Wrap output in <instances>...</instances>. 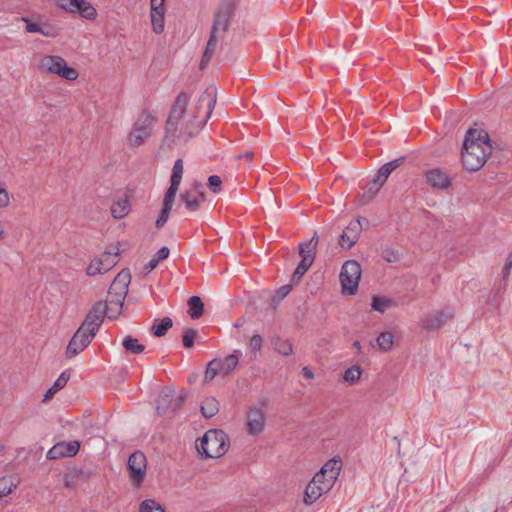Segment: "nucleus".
I'll use <instances>...</instances> for the list:
<instances>
[{
    "label": "nucleus",
    "mask_w": 512,
    "mask_h": 512,
    "mask_svg": "<svg viewBox=\"0 0 512 512\" xmlns=\"http://www.w3.org/2000/svg\"><path fill=\"white\" fill-rule=\"evenodd\" d=\"M124 299V296L120 298L108 293L106 302L103 303V305L109 319H117L119 317L122 311Z\"/></svg>",
    "instance_id": "nucleus-22"
},
{
    "label": "nucleus",
    "mask_w": 512,
    "mask_h": 512,
    "mask_svg": "<svg viewBox=\"0 0 512 512\" xmlns=\"http://www.w3.org/2000/svg\"><path fill=\"white\" fill-rule=\"evenodd\" d=\"M353 347H354L358 352H360V350H361V345H360V342H359V341H355V342L353 343Z\"/></svg>",
    "instance_id": "nucleus-64"
},
{
    "label": "nucleus",
    "mask_w": 512,
    "mask_h": 512,
    "mask_svg": "<svg viewBox=\"0 0 512 512\" xmlns=\"http://www.w3.org/2000/svg\"><path fill=\"white\" fill-rule=\"evenodd\" d=\"M106 272L107 271L103 266V262H101L99 257L92 259L86 268V275L88 276H96L98 274H104Z\"/></svg>",
    "instance_id": "nucleus-38"
},
{
    "label": "nucleus",
    "mask_w": 512,
    "mask_h": 512,
    "mask_svg": "<svg viewBox=\"0 0 512 512\" xmlns=\"http://www.w3.org/2000/svg\"><path fill=\"white\" fill-rule=\"evenodd\" d=\"M453 316L454 312L451 308H444L440 311H435L422 319L421 327L428 331L437 330L449 319H452Z\"/></svg>",
    "instance_id": "nucleus-16"
},
{
    "label": "nucleus",
    "mask_w": 512,
    "mask_h": 512,
    "mask_svg": "<svg viewBox=\"0 0 512 512\" xmlns=\"http://www.w3.org/2000/svg\"><path fill=\"white\" fill-rule=\"evenodd\" d=\"M377 346L382 351H390L394 344L393 335L391 332L385 331L380 333L376 339Z\"/></svg>",
    "instance_id": "nucleus-34"
},
{
    "label": "nucleus",
    "mask_w": 512,
    "mask_h": 512,
    "mask_svg": "<svg viewBox=\"0 0 512 512\" xmlns=\"http://www.w3.org/2000/svg\"><path fill=\"white\" fill-rule=\"evenodd\" d=\"M59 33L60 29L58 27L49 24H43L40 32L41 35L52 38L57 37Z\"/></svg>",
    "instance_id": "nucleus-50"
},
{
    "label": "nucleus",
    "mask_w": 512,
    "mask_h": 512,
    "mask_svg": "<svg viewBox=\"0 0 512 512\" xmlns=\"http://www.w3.org/2000/svg\"><path fill=\"white\" fill-rule=\"evenodd\" d=\"M205 197L206 194L204 191H199V195H193L192 191H185L180 195L181 201L191 212H194L199 208L200 204L204 202Z\"/></svg>",
    "instance_id": "nucleus-23"
},
{
    "label": "nucleus",
    "mask_w": 512,
    "mask_h": 512,
    "mask_svg": "<svg viewBox=\"0 0 512 512\" xmlns=\"http://www.w3.org/2000/svg\"><path fill=\"white\" fill-rule=\"evenodd\" d=\"M118 255L119 250L116 251H105L100 258L101 262H103V266L106 271H110L117 263H118Z\"/></svg>",
    "instance_id": "nucleus-35"
},
{
    "label": "nucleus",
    "mask_w": 512,
    "mask_h": 512,
    "mask_svg": "<svg viewBox=\"0 0 512 512\" xmlns=\"http://www.w3.org/2000/svg\"><path fill=\"white\" fill-rule=\"evenodd\" d=\"M165 0H150V7L165 8Z\"/></svg>",
    "instance_id": "nucleus-60"
},
{
    "label": "nucleus",
    "mask_w": 512,
    "mask_h": 512,
    "mask_svg": "<svg viewBox=\"0 0 512 512\" xmlns=\"http://www.w3.org/2000/svg\"><path fill=\"white\" fill-rule=\"evenodd\" d=\"M21 20L26 23V28H25L26 32H28V33H40L41 32V28H42L41 24L31 22L26 17H23Z\"/></svg>",
    "instance_id": "nucleus-53"
},
{
    "label": "nucleus",
    "mask_w": 512,
    "mask_h": 512,
    "mask_svg": "<svg viewBox=\"0 0 512 512\" xmlns=\"http://www.w3.org/2000/svg\"><path fill=\"white\" fill-rule=\"evenodd\" d=\"M175 196L176 194L165 192L163 199V208L155 223L158 228L163 227L168 221L170 211L175 201Z\"/></svg>",
    "instance_id": "nucleus-24"
},
{
    "label": "nucleus",
    "mask_w": 512,
    "mask_h": 512,
    "mask_svg": "<svg viewBox=\"0 0 512 512\" xmlns=\"http://www.w3.org/2000/svg\"><path fill=\"white\" fill-rule=\"evenodd\" d=\"M361 376V369L358 366L348 368L344 373V380L350 384L356 383Z\"/></svg>",
    "instance_id": "nucleus-45"
},
{
    "label": "nucleus",
    "mask_w": 512,
    "mask_h": 512,
    "mask_svg": "<svg viewBox=\"0 0 512 512\" xmlns=\"http://www.w3.org/2000/svg\"><path fill=\"white\" fill-rule=\"evenodd\" d=\"M237 159L245 158L247 161L251 162L254 158V153L252 151H247L244 154H239L236 156Z\"/></svg>",
    "instance_id": "nucleus-59"
},
{
    "label": "nucleus",
    "mask_w": 512,
    "mask_h": 512,
    "mask_svg": "<svg viewBox=\"0 0 512 512\" xmlns=\"http://www.w3.org/2000/svg\"><path fill=\"white\" fill-rule=\"evenodd\" d=\"M139 512H164V509L156 501L147 499L141 503Z\"/></svg>",
    "instance_id": "nucleus-43"
},
{
    "label": "nucleus",
    "mask_w": 512,
    "mask_h": 512,
    "mask_svg": "<svg viewBox=\"0 0 512 512\" xmlns=\"http://www.w3.org/2000/svg\"><path fill=\"white\" fill-rule=\"evenodd\" d=\"M70 378V375L68 373V371H64L60 374V376L56 379V381L54 382V384L46 391V393L43 395V399L42 401L43 402H47L49 401L50 399H52V397L58 392L60 391L61 389H63L68 380Z\"/></svg>",
    "instance_id": "nucleus-27"
},
{
    "label": "nucleus",
    "mask_w": 512,
    "mask_h": 512,
    "mask_svg": "<svg viewBox=\"0 0 512 512\" xmlns=\"http://www.w3.org/2000/svg\"><path fill=\"white\" fill-rule=\"evenodd\" d=\"M185 398L184 392L176 395L175 389L165 387L157 399L156 410L159 415L173 414L182 407Z\"/></svg>",
    "instance_id": "nucleus-8"
},
{
    "label": "nucleus",
    "mask_w": 512,
    "mask_h": 512,
    "mask_svg": "<svg viewBox=\"0 0 512 512\" xmlns=\"http://www.w3.org/2000/svg\"><path fill=\"white\" fill-rule=\"evenodd\" d=\"M511 270H512V253L507 257L506 263L502 269V277H503L504 282L507 281Z\"/></svg>",
    "instance_id": "nucleus-54"
},
{
    "label": "nucleus",
    "mask_w": 512,
    "mask_h": 512,
    "mask_svg": "<svg viewBox=\"0 0 512 512\" xmlns=\"http://www.w3.org/2000/svg\"><path fill=\"white\" fill-rule=\"evenodd\" d=\"M130 211V204L127 198L120 199L111 205V214L114 218L120 219Z\"/></svg>",
    "instance_id": "nucleus-29"
},
{
    "label": "nucleus",
    "mask_w": 512,
    "mask_h": 512,
    "mask_svg": "<svg viewBox=\"0 0 512 512\" xmlns=\"http://www.w3.org/2000/svg\"><path fill=\"white\" fill-rule=\"evenodd\" d=\"M272 345L274 349L283 356H289L293 353V346L288 340L280 337H274L272 339Z\"/></svg>",
    "instance_id": "nucleus-33"
},
{
    "label": "nucleus",
    "mask_w": 512,
    "mask_h": 512,
    "mask_svg": "<svg viewBox=\"0 0 512 512\" xmlns=\"http://www.w3.org/2000/svg\"><path fill=\"white\" fill-rule=\"evenodd\" d=\"M229 439L222 430H208L197 444V450L201 455L207 458H219L223 456L229 448Z\"/></svg>",
    "instance_id": "nucleus-3"
},
{
    "label": "nucleus",
    "mask_w": 512,
    "mask_h": 512,
    "mask_svg": "<svg viewBox=\"0 0 512 512\" xmlns=\"http://www.w3.org/2000/svg\"><path fill=\"white\" fill-rule=\"evenodd\" d=\"M318 242L319 239L317 232H314L313 237L308 242L299 244V255L301 256V261L307 260V263L311 265L313 264L316 256Z\"/></svg>",
    "instance_id": "nucleus-20"
},
{
    "label": "nucleus",
    "mask_w": 512,
    "mask_h": 512,
    "mask_svg": "<svg viewBox=\"0 0 512 512\" xmlns=\"http://www.w3.org/2000/svg\"><path fill=\"white\" fill-rule=\"evenodd\" d=\"M310 266H311V264L307 263V260L300 261V263L298 264V266L296 267V269L292 275L291 281L294 283L299 282V280L303 277V275L308 271Z\"/></svg>",
    "instance_id": "nucleus-46"
},
{
    "label": "nucleus",
    "mask_w": 512,
    "mask_h": 512,
    "mask_svg": "<svg viewBox=\"0 0 512 512\" xmlns=\"http://www.w3.org/2000/svg\"><path fill=\"white\" fill-rule=\"evenodd\" d=\"M342 469V461L340 458H332L328 460L322 468L318 471V473L328 480H332L335 484L340 472Z\"/></svg>",
    "instance_id": "nucleus-21"
},
{
    "label": "nucleus",
    "mask_w": 512,
    "mask_h": 512,
    "mask_svg": "<svg viewBox=\"0 0 512 512\" xmlns=\"http://www.w3.org/2000/svg\"><path fill=\"white\" fill-rule=\"evenodd\" d=\"M94 337L93 334L79 327L67 345L65 356L69 359L77 356L91 343Z\"/></svg>",
    "instance_id": "nucleus-12"
},
{
    "label": "nucleus",
    "mask_w": 512,
    "mask_h": 512,
    "mask_svg": "<svg viewBox=\"0 0 512 512\" xmlns=\"http://www.w3.org/2000/svg\"><path fill=\"white\" fill-rule=\"evenodd\" d=\"M183 161L182 159L176 160L172 168L171 184L166 192L176 194L183 175Z\"/></svg>",
    "instance_id": "nucleus-26"
},
{
    "label": "nucleus",
    "mask_w": 512,
    "mask_h": 512,
    "mask_svg": "<svg viewBox=\"0 0 512 512\" xmlns=\"http://www.w3.org/2000/svg\"><path fill=\"white\" fill-rule=\"evenodd\" d=\"M172 325H173L172 319L169 317H164L160 321L155 320V322L151 328L153 335L156 337L164 336L167 333V331L172 327Z\"/></svg>",
    "instance_id": "nucleus-32"
},
{
    "label": "nucleus",
    "mask_w": 512,
    "mask_h": 512,
    "mask_svg": "<svg viewBox=\"0 0 512 512\" xmlns=\"http://www.w3.org/2000/svg\"><path fill=\"white\" fill-rule=\"evenodd\" d=\"M379 190L380 188L371 182L368 188L363 192V194L359 196V202L361 204H368L375 198Z\"/></svg>",
    "instance_id": "nucleus-40"
},
{
    "label": "nucleus",
    "mask_w": 512,
    "mask_h": 512,
    "mask_svg": "<svg viewBox=\"0 0 512 512\" xmlns=\"http://www.w3.org/2000/svg\"><path fill=\"white\" fill-rule=\"evenodd\" d=\"M169 254H170L169 249H168L166 246H164V247H162V248H161V249L156 253L155 258L160 262V261H162V260L167 259V258H168V256H169Z\"/></svg>",
    "instance_id": "nucleus-56"
},
{
    "label": "nucleus",
    "mask_w": 512,
    "mask_h": 512,
    "mask_svg": "<svg viewBox=\"0 0 512 512\" xmlns=\"http://www.w3.org/2000/svg\"><path fill=\"white\" fill-rule=\"evenodd\" d=\"M16 487L12 477L5 476L0 478V498L10 494Z\"/></svg>",
    "instance_id": "nucleus-42"
},
{
    "label": "nucleus",
    "mask_w": 512,
    "mask_h": 512,
    "mask_svg": "<svg viewBox=\"0 0 512 512\" xmlns=\"http://www.w3.org/2000/svg\"><path fill=\"white\" fill-rule=\"evenodd\" d=\"M492 154V144L489 134L484 129L470 128L465 135L461 161L463 167L470 172H476L487 162Z\"/></svg>",
    "instance_id": "nucleus-2"
},
{
    "label": "nucleus",
    "mask_w": 512,
    "mask_h": 512,
    "mask_svg": "<svg viewBox=\"0 0 512 512\" xmlns=\"http://www.w3.org/2000/svg\"><path fill=\"white\" fill-rule=\"evenodd\" d=\"M159 261L153 257L144 267L146 273H150L153 269H155L158 265Z\"/></svg>",
    "instance_id": "nucleus-57"
},
{
    "label": "nucleus",
    "mask_w": 512,
    "mask_h": 512,
    "mask_svg": "<svg viewBox=\"0 0 512 512\" xmlns=\"http://www.w3.org/2000/svg\"><path fill=\"white\" fill-rule=\"evenodd\" d=\"M262 345H263V338L261 335L255 334L251 337L249 346H250L252 353L256 354L258 351H260L262 348Z\"/></svg>",
    "instance_id": "nucleus-51"
},
{
    "label": "nucleus",
    "mask_w": 512,
    "mask_h": 512,
    "mask_svg": "<svg viewBox=\"0 0 512 512\" xmlns=\"http://www.w3.org/2000/svg\"><path fill=\"white\" fill-rule=\"evenodd\" d=\"M302 373H303L304 377H306L307 379H312L314 377L313 372L308 367H304L302 369Z\"/></svg>",
    "instance_id": "nucleus-62"
},
{
    "label": "nucleus",
    "mask_w": 512,
    "mask_h": 512,
    "mask_svg": "<svg viewBox=\"0 0 512 512\" xmlns=\"http://www.w3.org/2000/svg\"><path fill=\"white\" fill-rule=\"evenodd\" d=\"M265 424V409L256 405L250 406L246 414L247 433L252 436L259 435L264 431Z\"/></svg>",
    "instance_id": "nucleus-11"
},
{
    "label": "nucleus",
    "mask_w": 512,
    "mask_h": 512,
    "mask_svg": "<svg viewBox=\"0 0 512 512\" xmlns=\"http://www.w3.org/2000/svg\"><path fill=\"white\" fill-rule=\"evenodd\" d=\"M222 180L218 175H212L208 178L207 186L213 193L221 191Z\"/></svg>",
    "instance_id": "nucleus-49"
},
{
    "label": "nucleus",
    "mask_w": 512,
    "mask_h": 512,
    "mask_svg": "<svg viewBox=\"0 0 512 512\" xmlns=\"http://www.w3.org/2000/svg\"><path fill=\"white\" fill-rule=\"evenodd\" d=\"M64 485L67 488H71L73 486V477L66 475L64 478Z\"/></svg>",
    "instance_id": "nucleus-63"
},
{
    "label": "nucleus",
    "mask_w": 512,
    "mask_h": 512,
    "mask_svg": "<svg viewBox=\"0 0 512 512\" xmlns=\"http://www.w3.org/2000/svg\"><path fill=\"white\" fill-rule=\"evenodd\" d=\"M393 305V301L384 297L374 296L372 298V309L381 313H384L387 309H389Z\"/></svg>",
    "instance_id": "nucleus-39"
},
{
    "label": "nucleus",
    "mask_w": 512,
    "mask_h": 512,
    "mask_svg": "<svg viewBox=\"0 0 512 512\" xmlns=\"http://www.w3.org/2000/svg\"><path fill=\"white\" fill-rule=\"evenodd\" d=\"M197 336V331L195 329H186L182 336L183 346L185 348H192L194 345V340Z\"/></svg>",
    "instance_id": "nucleus-47"
},
{
    "label": "nucleus",
    "mask_w": 512,
    "mask_h": 512,
    "mask_svg": "<svg viewBox=\"0 0 512 512\" xmlns=\"http://www.w3.org/2000/svg\"><path fill=\"white\" fill-rule=\"evenodd\" d=\"M241 352L235 350L225 358H215L207 364L205 381H212L217 375L227 376L231 374L239 364Z\"/></svg>",
    "instance_id": "nucleus-5"
},
{
    "label": "nucleus",
    "mask_w": 512,
    "mask_h": 512,
    "mask_svg": "<svg viewBox=\"0 0 512 512\" xmlns=\"http://www.w3.org/2000/svg\"><path fill=\"white\" fill-rule=\"evenodd\" d=\"M215 103V89L208 88L199 96L195 110L187 112L188 97L180 93L167 119L165 141L174 142L176 138L187 141L197 134L210 117Z\"/></svg>",
    "instance_id": "nucleus-1"
},
{
    "label": "nucleus",
    "mask_w": 512,
    "mask_h": 512,
    "mask_svg": "<svg viewBox=\"0 0 512 512\" xmlns=\"http://www.w3.org/2000/svg\"><path fill=\"white\" fill-rule=\"evenodd\" d=\"M190 191H192V193L195 192V193H197V195H199V191H203L202 184L199 182H194L192 184V189Z\"/></svg>",
    "instance_id": "nucleus-61"
},
{
    "label": "nucleus",
    "mask_w": 512,
    "mask_h": 512,
    "mask_svg": "<svg viewBox=\"0 0 512 512\" xmlns=\"http://www.w3.org/2000/svg\"><path fill=\"white\" fill-rule=\"evenodd\" d=\"M10 204V196L6 189L0 187V208H5Z\"/></svg>",
    "instance_id": "nucleus-55"
},
{
    "label": "nucleus",
    "mask_w": 512,
    "mask_h": 512,
    "mask_svg": "<svg viewBox=\"0 0 512 512\" xmlns=\"http://www.w3.org/2000/svg\"><path fill=\"white\" fill-rule=\"evenodd\" d=\"M76 13H79L87 20H95L97 17V10L87 0H84V3L79 5Z\"/></svg>",
    "instance_id": "nucleus-37"
},
{
    "label": "nucleus",
    "mask_w": 512,
    "mask_h": 512,
    "mask_svg": "<svg viewBox=\"0 0 512 512\" xmlns=\"http://www.w3.org/2000/svg\"><path fill=\"white\" fill-rule=\"evenodd\" d=\"M123 347L126 351H129L133 354L142 353L145 349L144 345L138 342V339L133 338L131 336H127L123 340Z\"/></svg>",
    "instance_id": "nucleus-36"
},
{
    "label": "nucleus",
    "mask_w": 512,
    "mask_h": 512,
    "mask_svg": "<svg viewBox=\"0 0 512 512\" xmlns=\"http://www.w3.org/2000/svg\"><path fill=\"white\" fill-rule=\"evenodd\" d=\"M223 36L221 35H218V34H214L213 32L210 33V37H209V40L207 42V46H206V49L203 53V56H202V59H201V62H200V69H204L208 63L210 62V60L212 59V56L217 48V45H218V42L219 40L222 38Z\"/></svg>",
    "instance_id": "nucleus-25"
},
{
    "label": "nucleus",
    "mask_w": 512,
    "mask_h": 512,
    "mask_svg": "<svg viewBox=\"0 0 512 512\" xmlns=\"http://www.w3.org/2000/svg\"><path fill=\"white\" fill-rule=\"evenodd\" d=\"M291 290L292 285L290 284L282 286L276 291V294L273 297V301H280L284 299L291 292Z\"/></svg>",
    "instance_id": "nucleus-52"
},
{
    "label": "nucleus",
    "mask_w": 512,
    "mask_h": 512,
    "mask_svg": "<svg viewBox=\"0 0 512 512\" xmlns=\"http://www.w3.org/2000/svg\"><path fill=\"white\" fill-rule=\"evenodd\" d=\"M147 461L145 455L136 451L128 458V471L132 484L135 487H140L146 476Z\"/></svg>",
    "instance_id": "nucleus-10"
},
{
    "label": "nucleus",
    "mask_w": 512,
    "mask_h": 512,
    "mask_svg": "<svg viewBox=\"0 0 512 512\" xmlns=\"http://www.w3.org/2000/svg\"><path fill=\"white\" fill-rule=\"evenodd\" d=\"M131 281V274L129 270L123 269L120 271L117 276L114 278L110 288L109 294L118 296V297H126L128 292V285Z\"/></svg>",
    "instance_id": "nucleus-19"
},
{
    "label": "nucleus",
    "mask_w": 512,
    "mask_h": 512,
    "mask_svg": "<svg viewBox=\"0 0 512 512\" xmlns=\"http://www.w3.org/2000/svg\"><path fill=\"white\" fill-rule=\"evenodd\" d=\"M235 6L233 2L224 3L217 11L211 32L223 36L228 30L230 19L234 13Z\"/></svg>",
    "instance_id": "nucleus-14"
},
{
    "label": "nucleus",
    "mask_w": 512,
    "mask_h": 512,
    "mask_svg": "<svg viewBox=\"0 0 512 512\" xmlns=\"http://www.w3.org/2000/svg\"><path fill=\"white\" fill-rule=\"evenodd\" d=\"M164 15L165 8L151 7V24L156 34H161L164 31Z\"/></svg>",
    "instance_id": "nucleus-28"
},
{
    "label": "nucleus",
    "mask_w": 512,
    "mask_h": 512,
    "mask_svg": "<svg viewBox=\"0 0 512 512\" xmlns=\"http://www.w3.org/2000/svg\"><path fill=\"white\" fill-rule=\"evenodd\" d=\"M333 485L334 483L332 480H328L317 472L305 488L303 498L304 504H314L323 494L330 491Z\"/></svg>",
    "instance_id": "nucleus-9"
},
{
    "label": "nucleus",
    "mask_w": 512,
    "mask_h": 512,
    "mask_svg": "<svg viewBox=\"0 0 512 512\" xmlns=\"http://www.w3.org/2000/svg\"><path fill=\"white\" fill-rule=\"evenodd\" d=\"M189 315L192 319H198L204 311V303L199 296H192L188 300Z\"/></svg>",
    "instance_id": "nucleus-31"
},
{
    "label": "nucleus",
    "mask_w": 512,
    "mask_h": 512,
    "mask_svg": "<svg viewBox=\"0 0 512 512\" xmlns=\"http://www.w3.org/2000/svg\"><path fill=\"white\" fill-rule=\"evenodd\" d=\"M80 449L78 441L71 442H58L47 453V458L51 460L60 459L63 457L75 456Z\"/></svg>",
    "instance_id": "nucleus-17"
},
{
    "label": "nucleus",
    "mask_w": 512,
    "mask_h": 512,
    "mask_svg": "<svg viewBox=\"0 0 512 512\" xmlns=\"http://www.w3.org/2000/svg\"><path fill=\"white\" fill-rule=\"evenodd\" d=\"M362 232L360 218L352 220L340 235L339 245L345 250H349L358 241Z\"/></svg>",
    "instance_id": "nucleus-15"
},
{
    "label": "nucleus",
    "mask_w": 512,
    "mask_h": 512,
    "mask_svg": "<svg viewBox=\"0 0 512 512\" xmlns=\"http://www.w3.org/2000/svg\"><path fill=\"white\" fill-rule=\"evenodd\" d=\"M386 180H387V178H385L384 176H381V173L377 172L372 183H374L379 188H381L383 186V184L386 182Z\"/></svg>",
    "instance_id": "nucleus-58"
},
{
    "label": "nucleus",
    "mask_w": 512,
    "mask_h": 512,
    "mask_svg": "<svg viewBox=\"0 0 512 512\" xmlns=\"http://www.w3.org/2000/svg\"><path fill=\"white\" fill-rule=\"evenodd\" d=\"M219 411V403L214 397L204 399L201 405V413L206 418L215 416Z\"/></svg>",
    "instance_id": "nucleus-30"
},
{
    "label": "nucleus",
    "mask_w": 512,
    "mask_h": 512,
    "mask_svg": "<svg viewBox=\"0 0 512 512\" xmlns=\"http://www.w3.org/2000/svg\"><path fill=\"white\" fill-rule=\"evenodd\" d=\"M154 120V117L149 112L142 111L128 135V144L132 147L143 144L151 135Z\"/></svg>",
    "instance_id": "nucleus-6"
},
{
    "label": "nucleus",
    "mask_w": 512,
    "mask_h": 512,
    "mask_svg": "<svg viewBox=\"0 0 512 512\" xmlns=\"http://www.w3.org/2000/svg\"><path fill=\"white\" fill-rule=\"evenodd\" d=\"M82 3L84 0H58L57 6L68 13H76Z\"/></svg>",
    "instance_id": "nucleus-41"
},
{
    "label": "nucleus",
    "mask_w": 512,
    "mask_h": 512,
    "mask_svg": "<svg viewBox=\"0 0 512 512\" xmlns=\"http://www.w3.org/2000/svg\"><path fill=\"white\" fill-rule=\"evenodd\" d=\"M382 258L388 263H396L399 261L400 256L397 250L386 248L382 252Z\"/></svg>",
    "instance_id": "nucleus-48"
},
{
    "label": "nucleus",
    "mask_w": 512,
    "mask_h": 512,
    "mask_svg": "<svg viewBox=\"0 0 512 512\" xmlns=\"http://www.w3.org/2000/svg\"><path fill=\"white\" fill-rule=\"evenodd\" d=\"M105 315H107V313L105 312L103 303L96 302L89 310L80 327L95 336Z\"/></svg>",
    "instance_id": "nucleus-13"
},
{
    "label": "nucleus",
    "mask_w": 512,
    "mask_h": 512,
    "mask_svg": "<svg viewBox=\"0 0 512 512\" xmlns=\"http://www.w3.org/2000/svg\"><path fill=\"white\" fill-rule=\"evenodd\" d=\"M426 183L433 188L446 190L451 186L450 176L439 168H433L425 173Z\"/></svg>",
    "instance_id": "nucleus-18"
},
{
    "label": "nucleus",
    "mask_w": 512,
    "mask_h": 512,
    "mask_svg": "<svg viewBox=\"0 0 512 512\" xmlns=\"http://www.w3.org/2000/svg\"><path fill=\"white\" fill-rule=\"evenodd\" d=\"M404 161V158H398V159H395L391 162H388L386 164H384L379 170L378 172L381 173V176H384L385 178H388L390 173L396 169L397 167H399Z\"/></svg>",
    "instance_id": "nucleus-44"
},
{
    "label": "nucleus",
    "mask_w": 512,
    "mask_h": 512,
    "mask_svg": "<svg viewBox=\"0 0 512 512\" xmlns=\"http://www.w3.org/2000/svg\"><path fill=\"white\" fill-rule=\"evenodd\" d=\"M38 70L42 73L57 75L63 79L73 81L78 78L75 68L68 66L64 58L58 55H43L38 62Z\"/></svg>",
    "instance_id": "nucleus-4"
},
{
    "label": "nucleus",
    "mask_w": 512,
    "mask_h": 512,
    "mask_svg": "<svg viewBox=\"0 0 512 512\" xmlns=\"http://www.w3.org/2000/svg\"><path fill=\"white\" fill-rule=\"evenodd\" d=\"M361 272V266L355 260L343 264L339 278L344 294L354 295L357 292Z\"/></svg>",
    "instance_id": "nucleus-7"
}]
</instances>
